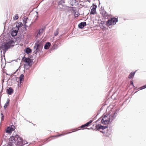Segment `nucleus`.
<instances>
[{
    "instance_id": "1",
    "label": "nucleus",
    "mask_w": 146,
    "mask_h": 146,
    "mask_svg": "<svg viewBox=\"0 0 146 146\" xmlns=\"http://www.w3.org/2000/svg\"><path fill=\"white\" fill-rule=\"evenodd\" d=\"M16 144V146H24L23 139L18 135L10 137L9 139L8 145L12 146Z\"/></svg>"
},
{
    "instance_id": "2",
    "label": "nucleus",
    "mask_w": 146,
    "mask_h": 146,
    "mask_svg": "<svg viewBox=\"0 0 146 146\" xmlns=\"http://www.w3.org/2000/svg\"><path fill=\"white\" fill-rule=\"evenodd\" d=\"M14 45V42L12 40H10L4 45L1 46V48L5 52L7 50L12 46H13Z\"/></svg>"
},
{
    "instance_id": "3",
    "label": "nucleus",
    "mask_w": 146,
    "mask_h": 146,
    "mask_svg": "<svg viewBox=\"0 0 146 146\" xmlns=\"http://www.w3.org/2000/svg\"><path fill=\"white\" fill-rule=\"evenodd\" d=\"M42 48V45L41 43L39 42H37L35 44V45L34 46V49L35 50L34 51V53L35 54L38 51H40Z\"/></svg>"
},
{
    "instance_id": "4",
    "label": "nucleus",
    "mask_w": 146,
    "mask_h": 146,
    "mask_svg": "<svg viewBox=\"0 0 146 146\" xmlns=\"http://www.w3.org/2000/svg\"><path fill=\"white\" fill-rule=\"evenodd\" d=\"M117 19L115 18H111L109 19L106 22V25L109 26L111 25H115L117 22Z\"/></svg>"
},
{
    "instance_id": "5",
    "label": "nucleus",
    "mask_w": 146,
    "mask_h": 146,
    "mask_svg": "<svg viewBox=\"0 0 146 146\" xmlns=\"http://www.w3.org/2000/svg\"><path fill=\"white\" fill-rule=\"evenodd\" d=\"M110 121L109 115H104L101 120V122L104 124H107L109 123Z\"/></svg>"
},
{
    "instance_id": "6",
    "label": "nucleus",
    "mask_w": 146,
    "mask_h": 146,
    "mask_svg": "<svg viewBox=\"0 0 146 146\" xmlns=\"http://www.w3.org/2000/svg\"><path fill=\"white\" fill-rule=\"evenodd\" d=\"M22 60L24 62V64L25 65L27 66H31V60L30 58L24 57L22 58Z\"/></svg>"
},
{
    "instance_id": "7",
    "label": "nucleus",
    "mask_w": 146,
    "mask_h": 146,
    "mask_svg": "<svg viewBox=\"0 0 146 146\" xmlns=\"http://www.w3.org/2000/svg\"><path fill=\"white\" fill-rule=\"evenodd\" d=\"M96 129L97 130L100 131L101 132L104 133V132H103L102 131H101V130H103L104 129L107 128L108 126H102L100 124H98V125H96Z\"/></svg>"
},
{
    "instance_id": "8",
    "label": "nucleus",
    "mask_w": 146,
    "mask_h": 146,
    "mask_svg": "<svg viewBox=\"0 0 146 146\" xmlns=\"http://www.w3.org/2000/svg\"><path fill=\"white\" fill-rule=\"evenodd\" d=\"M15 129V127L13 125L8 127L6 130V132L9 134H11V132L14 131Z\"/></svg>"
},
{
    "instance_id": "9",
    "label": "nucleus",
    "mask_w": 146,
    "mask_h": 146,
    "mask_svg": "<svg viewBox=\"0 0 146 146\" xmlns=\"http://www.w3.org/2000/svg\"><path fill=\"white\" fill-rule=\"evenodd\" d=\"M97 6L96 5H93L92 8L91 9L90 14H95L96 13V9Z\"/></svg>"
},
{
    "instance_id": "10",
    "label": "nucleus",
    "mask_w": 146,
    "mask_h": 146,
    "mask_svg": "<svg viewBox=\"0 0 146 146\" xmlns=\"http://www.w3.org/2000/svg\"><path fill=\"white\" fill-rule=\"evenodd\" d=\"M92 122V120L88 122L87 123H86L84 125H82L80 127L82 129H85L86 127L89 126L90 124H91Z\"/></svg>"
},
{
    "instance_id": "11",
    "label": "nucleus",
    "mask_w": 146,
    "mask_h": 146,
    "mask_svg": "<svg viewBox=\"0 0 146 146\" xmlns=\"http://www.w3.org/2000/svg\"><path fill=\"white\" fill-rule=\"evenodd\" d=\"M86 25V23L85 22H82L78 25V27L79 28L82 29Z\"/></svg>"
},
{
    "instance_id": "12",
    "label": "nucleus",
    "mask_w": 146,
    "mask_h": 146,
    "mask_svg": "<svg viewBox=\"0 0 146 146\" xmlns=\"http://www.w3.org/2000/svg\"><path fill=\"white\" fill-rule=\"evenodd\" d=\"M43 32V29H40L37 34L36 36L38 37H40L42 34Z\"/></svg>"
},
{
    "instance_id": "13",
    "label": "nucleus",
    "mask_w": 146,
    "mask_h": 146,
    "mask_svg": "<svg viewBox=\"0 0 146 146\" xmlns=\"http://www.w3.org/2000/svg\"><path fill=\"white\" fill-rule=\"evenodd\" d=\"M7 91L8 94L10 95L13 93V90L12 88H10L9 89L7 90Z\"/></svg>"
},
{
    "instance_id": "14",
    "label": "nucleus",
    "mask_w": 146,
    "mask_h": 146,
    "mask_svg": "<svg viewBox=\"0 0 146 146\" xmlns=\"http://www.w3.org/2000/svg\"><path fill=\"white\" fill-rule=\"evenodd\" d=\"M18 29H17V31L16 30H13L11 33V35L12 36H14L17 35Z\"/></svg>"
},
{
    "instance_id": "15",
    "label": "nucleus",
    "mask_w": 146,
    "mask_h": 146,
    "mask_svg": "<svg viewBox=\"0 0 146 146\" xmlns=\"http://www.w3.org/2000/svg\"><path fill=\"white\" fill-rule=\"evenodd\" d=\"M50 45V43L49 42H47L44 45V48L46 49H49Z\"/></svg>"
},
{
    "instance_id": "16",
    "label": "nucleus",
    "mask_w": 146,
    "mask_h": 146,
    "mask_svg": "<svg viewBox=\"0 0 146 146\" xmlns=\"http://www.w3.org/2000/svg\"><path fill=\"white\" fill-rule=\"evenodd\" d=\"M24 80V76L23 74H21L19 77V80L20 82H23Z\"/></svg>"
},
{
    "instance_id": "17",
    "label": "nucleus",
    "mask_w": 146,
    "mask_h": 146,
    "mask_svg": "<svg viewBox=\"0 0 146 146\" xmlns=\"http://www.w3.org/2000/svg\"><path fill=\"white\" fill-rule=\"evenodd\" d=\"M136 71L133 72H131L130 74L129 75L128 78L129 79L131 78L134 77V76L136 72Z\"/></svg>"
},
{
    "instance_id": "18",
    "label": "nucleus",
    "mask_w": 146,
    "mask_h": 146,
    "mask_svg": "<svg viewBox=\"0 0 146 146\" xmlns=\"http://www.w3.org/2000/svg\"><path fill=\"white\" fill-rule=\"evenodd\" d=\"M101 13L102 14V16L103 17H105L107 15V12L104 10H102L101 12Z\"/></svg>"
},
{
    "instance_id": "19",
    "label": "nucleus",
    "mask_w": 146,
    "mask_h": 146,
    "mask_svg": "<svg viewBox=\"0 0 146 146\" xmlns=\"http://www.w3.org/2000/svg\"><path fill=\"white\" fill-rule=\"evenodd\" d=\"M9 99H8L7 101V102L4 106V108L5 109L7 107V106H9Z\"/></svg>"
},
{
    "instance_id": "20",
    "label": "nucleus",
    "mask_w": 146,
    "mask_h": 146,
    "mask_svg": "<svg viewBox=\"0 0 146 146\" xmlns=\"http://www.w3.org/2000/svg\"><path fill=\"white\" fill-rule=\"evenodd\" d=\"M25 52L27 54H29L31 52V50L29 48H27L25 50Z\"/></svg>"
},
{
    "instance_id": "21",
    "label": "nucleus",
    "mask_w": 146,
    "mask_h": 146,
    "mask_svg": "<svg viewBox=\"0 0 146 146\" xmlns=\"http://www.w3.org/2000/svg\"><path fill=\"white\" fill-rule=\"evenodd\" d=\"M59 29H57L54 33V35L55 36H57L58 34Z\"/></svg>"
},
{
    "instance_id": "22",
    "label": "nucleus",
    "mask_w": 146,
    "mask_h": 146,
    "mask_svg": "<svg viewBox=\"0 0 146 146\" xmlns=\"http://www.w3.org/2000/svg\"><path fill=\"white\" fill-rule=\"evenodd\" d=\"M28 19V18H24L23 19V23L25 25V26H26V24L27 23V19Z\"/></svg>"
},
{
    "instance_id": "23",
    "label": "nucleus",
    "mask_w": 146,
    "mask_h": 146,
    "mask_svg": "<svg viewBox=\"0 0 146 146\" xmlns=\"http://www.w3.org/2000/svg\"><path fill=\"white\" fill-rule=\"evenodd\" d=\"M22 23H21L20 22L18 23V25H17L16 27H17L18 29L19 27H21L22 26Z\"/></svg>"
},
{
    "instance_id": "24",
    "label": "nucleus",
    "mask_w": 146,
    "mask_h": 146,
    "mask_svg": "<svg viewBox=\"0 0 146 146\" xmlns=\"http://www.w3.org/2000/svg\"><path fill=\"white\" fill-rule=\"evenodd\" d=\"M67 133H62L61 134H60V135H54V137H60V136H63V135H65V134H67Z\"/></svg>"
},
{
    "instance_id": "25",
    "label": "nucleus",
    "mask_w": 146,
    "mask_h": 146,
    "mask_svg": "<svg viewBox=\"0 0 146 146\" xmlns=\"http://www.w3.org/2000/svg\"><path fill=\"white\" fill-rule=\"evenodd\" d=\"M80 15L79 13L78 12H75L74 15L75 17H77Z\"/></svg>"
},
{
    "instance_id": "26",
    "label": "nucleus",
    "mask_w": 146,
    "mask_h": 146,
    "mask_svg": "<svg viewBox=\"0 0 146 146\" xmlns=\"http://www.w3.org/2000/svg\"><path fill=\"white\" fill-rule=\"evenodd\" d=\"M18 15H16V16H15V17H14L13 18L14 20H17L18 19Z\"/></svg>"
},
{
    "instance_id": "27",
    "label": "nucleus",
    "mask_w": 146,
    "mask_h": 146,
    "mask_svg": "<svg viewBox=\"0 0 146 146\" xmlns=\"http://www.w3.org/2000/svg\"><path fill=\"white\" fill-rule=\"evenodd\" d=\"M145 88H146V85H144L143 86H142L141 87H140V88H139V89H140V90H142V89H145Z\"/></svg>"
},
{
    "instance_id": "28",
    "label": "nucleus",
    "mask_w": 146,
    "mask_h": 146,
    "mask_svg": "<svg viewBox=\"0 0 146 146\" xmlns=\"http://www.w3.org/2000/svg\"><path fill=\"white\" fill-rule=\"evenodd\" d=\"M60 4H62L65 3L64 0H61L60 2Z\"/></svg>"
},
{
    "instance_id": "29",
    "label": "nucleus",
    "mask_w": 146,
    "mask_h": 146,
    "mask_svg": "<svg viewBox=\"0 0 146 146\" xmlns=\"http://www.w3.org/2000/svg\"><path fill=\"white\" fill-rule=\"evenodd\" d=\"M1 120H3L4 116H3V114H2V113L1 114Z\"/></svg>"
},
{
    "instance_id": "30",
    "label": "nucleus",
    "mask_w": 146,
    "mask_h": 146,
    "mask_svg": "<svg viewBox=\"0 0 146 146\" xmlns=\"http://www.w3.org/2000/svg\"><path fill=\"white\" fill-rule=\"evenodd\" d=\"M130 84L131 85H133V83L132 81H131L130 82Z\"/></svg>"
},
{
    "instance_id": "31",
    "label": "nucleus",
    "mask_w": 146,
    "mask_h": 146,
    "mask_svg": "<svg viewBox=\"0 0 146 146\" xmlns=\"http://www.w3.org/2000/svg\"><path fill=\"white\" fill-rule=\"evenodd\" d=\"M51 137H54V136H51Z\"/></svg>"
}]
</instances>
